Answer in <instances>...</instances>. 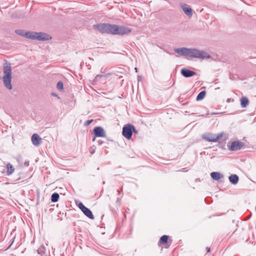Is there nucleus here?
Instances as JSON below:
<instances>
[{"label": "nucleus", "mask_w": 256, "mask_h": 256, "mask_svg": "<svg viewBox=\"0 0 256 256\" xmlns=\"http://www.w3.org/2000/svg\"><path fill=\"white\" fill-rule=\"evenodd\" d=\"M222 136V134H219L216 136L211 133L204 134L202 135V138L203 139L210 142H216Z\"/></svg>", "instance_id": "423d86ee"}, {"label": "nucleus", "mask_w": 256, "mask_h": 256, "mask_svg": "<svg viewBox=\"0 0 256 256\" xmlns=\"http://www.w3.org/2000/svg\"><path fill=\"white\" fill-rule=\"evenodd\" d=\"M240 101L241 106L243 108H246L248 106L249 102L248 98L244 96L240 98Z\"/></svg>", "instance_id": "4468645a"}, {"label": "nucleus", "mask_w": 256, "mask_h": 256, "mask_svg": "<svg viewBox=\"0 0 256 256\" xmlns=\"http://www.w3.org/2000/svg\"><path fill=\"white\" fill-rule=\"evenodd\" d=\"M206 250L208 252H210V248L209 247H206Z\"/></svg>", "instance_id": "393cba45"}, {"label": "nucleus", "mask_w": 256, "mask_h": 256, "mask_svg": "<svg viewBox=\"0 0 256 256\" xmlns=\"http://www.w3.org/2000/svg\"><path fill=\"white\" fill-rule=\"evenodd\" d=\"M59 197V194L58 193L54 192L52 194L51 196L52 202H57L58 200Z\"/></svg>", "instance_id": "dca6fc26"}, {"label": "nucleus", "mask_w": 256, "mask_h": 256, "mask_svg": "<svg viewBox=\"0 0 256 256\" xmlns=\"http://www.w3.org/2000/svg\"><path fill=\"white\" fill-rule=\"evenodd\" d=\"M182 10L186 15L188 16H192V10L190 8L187 6L186 5L182 6Z\"/></svg>", "instance_id": "ddd939ff"}, {"label": "nucleus", "mask_w": 256, "mask_h": 256, "mask_svg": "<svg viewBox=\"0 0 256 256\" xmlns=\"http://www.w3.org/2000/svg\"><path fill=\"white\" fill-rule=\"evenodd\" d=\"M32 142L34 146H38L42 142V140L38 134H34L32 136Z\"/></svg>", "instance_id": "9d476101"}, {"label": "nucleus", "mask_w": 256, "mask_h": 256, "mask_svg": "<svg viewBox=\"0 0 256 256\" xmlns=\"http://www.w3.org/2000/svg\"><path fill=\"white\" fill-rule=\"evenodd\" d=\"M21 179H22V178H21L20 177V178H18V179H16V180H15L14 182H18V181H19V180H20ZM16 183H19V182H17Z\"/></svg>", "instance_id": "a878e982"}, {"label": "nucleus", "mask_w": 256, "mask_h": 256, "mask_svg": "<svg viewBox=\"0 0 256 256\" xmlns=\"http://www.w3.org/2000/svg\"><path fill=\"white\" fill-rule=\"evenodd\" d=\"M223 177H212V180H211L213 182H216V183H218L220 180H221V179Z\"/></svg>", "instance_id": "aec40b11"}, {"label": "nucleus", "mask_w": 256, "mask_h": 256, "mask_svg": "<svg viewBox=\"0 0 256 256\" xmlns=\"http://www.w3.org/2000/svg\"><path fill=\"white\" fill-rule=\"evenodd\" d=\"M92 122H93V120H88L86 122L85 124L86 126H88V125L90 124Z\"/></svg>", "instance_id": "5701e85b"}, {"label": "nucleus", "mask_w": 256, "mask_h": 256, "mask_svg": "<svg viewBox=\"0 0 256 256\" xmlns=\"http://www.w3.org/2000/svg\"><path fill=\"white\" fill-rule=\"evenodd\" d=\"M29 36L30 39L38 40H47L52 38V37L49 34L41 32H32L31 35L30 34Z\"/></svg>", "instance_id": "20e7f679"}, {"label": "nucleus", "mask_w": 256, "mask_h": 256, "mask_svg": "<svg viewBox=\"0 0 256 256\" xmlns=\"http://www.w3.org/2000/svg\"><path fill=\"white\" fill-rule=\"evenodd\" d=\"M244 146L242 142L240 141H234L231 143L230 145H228L229 150L232 151H237L240 150Z\"/></svg>", "instance_id": "0eeeda50"}, {"label": "nucleus", "mask_w": 256, "mask_h": 256, "mask_svg": "<svg viewBox=\"0 0 256 256\" xmlns=\"http://www.w3.org/2000/svg\"><path fill=\"white\" fill-rule=\"evenodd\" d=\"M230 176H237V175L236 174H231Z\"/></svg>", "instance_id": "bb28decb"}, {"label": "nucleus", "mask_w": 256, "mask_h": 256, "mask_svg": "<svg viewBox=\"0 0 256 256\" xmlns=\"http://www.w3.org/2000/svg\"><path fill=\"white\" fill-rule=\"evenodd\" d=\"M117 192H118V194H120V190H118V191H117Z\"/></svg>", "instance_id": "cd10ccee"}, {"label": "nucleus", "mask_w": 256, "mask_h": 256, "mask_svg": "<svg viewBox=\"0 0 256 256\" xmlns=\"http://www.w3.org/2000/svg\"><path fill=\"white\" fill-rule=\"evenodd\" d=\"M7 168V174L8 175L12 174L14 171V168L12 165L10 163H8L6 164Z\"/></svg>", "instance_id": "2eb2a0df"}, {"label": "nucleus", "mask_w": 256, "mask_h": 256, "mask_svg": "<svg viewBox=\"0 0 256 256\" xmlns=\"http://www.w3.org/2000/svg\"><path fill=\"white\" fill-rule=\"evenodd\" d=\"M210 176H222V174L218 172H212L210 173Z\"/></svg>", "instance_id": "4be33fe9"}, {"label": "nucleus", "mask_w": 256, "mask_h": 256, "mask_svg": "<svg viewBox=\"0 0 256 256\" xmlns=\"http://www.w3.org/2000/svg\"><path fill=\"white\" fill-rule=\"evenodd\" d=\"M229 180L232 184H236L238 182V177H228Z\"/></svg>", "instance_id": "6ab92c4d"}, {"label": "nucleus", "mask_w": 256, "mask_h": 256, "mask_svg": "<svg viewBox=\"0 0 256 256\" xmlns=\"http://www.w3.org/2000/svg\"><path fill=\"white\" fill-rule=\"evenodd\" d=\"M132 132H134V134H138V131L136 130L134 128V127L133 126V128H132Z\"/></svg>", "instance_id": "b1692460"}, {"label": "nucleus", "mask_w": 256, "mask_h": 256, "mask_svg": "<svg viewBox=\"0 0 256 256\" xmlns=\"http://www.w3.org/2000/svg\"><path fill=\"white\" fill-rule=\"evenodd\" d=\"M56 88L59 90H62L63 88V83L62 82H58L56 84Z\"/></svg>", "instance_id": "412c9836"}, {"label": "nucleus", "mask_w": 256, "mask_h": 256, "mask_svg": "<svg viewBox=\"0 0 256 256\" xmlns=\"http://www.w3.org/2000/svg\"><path fill=\"white\" fill-rule=\"evenodd\" d=\"M133 126L130 124H126L122 128V135L128 140L132 138Z\"/></svg>", "instance_id": "39448f33"}, {"label": "nucleus", "mask_w": 256, "mask_h": 256, "mask_svg": "<svg viewBox=\"0 0 256 256\" xmlns=\"http://www.w3.org/2000/svg\"><path fill=\"white\" fill-rule=\"evenodd\" d=\"M94 26L101 33H106L113 35H124L130 33V30L123 26L100 24Z\"/></svg>", "instance_id": "f257e3e1"}, {"label": "nucleus", "mask_w": 256, "mask_h": 256, "mask_svg": "<svg viewBox=\"0 0 256 256\" xmlns=\"http://www.w3.org/2000/svg\"><path fill=\"white\" fill-rule=\"evenodd\" d=\"M94 140H95V138H94L92 139V141H94Z\"/></svg>", "instance_id": "c756f323"}, {"label": "nucleus", "mask_w": 256, "mask_h": 256, "mask_svg": "<svg viewBox=\"0 0 256 256\" xmlns=\"http://www.w3.org/2000/svg\"><path fill=\"white\" fill-rule=\"evenodd\" d=\"M79 208L83 212V213L88 218L94 219V216L90 209L85 206L82 202H80L78 204Z\"/></svg>", "instance_id": "6e6552de"}, {"label": "nucleus", "mask_w": 256, "mask_h": 256, "mask_svg": "<svg viewBox=\"0 0 256 256\" xmlns=\"http://www.w3.org/2000/svg\"><path fill=\"white\" fill-rule=\"evenodd\" d=\"M119 200H120V199L118 198L117 199V202H118Z\"/></svg>", "instance_id": "c85d7f7f"}, {"label": "nucleus", "mask_w": 256, "mask_h": 256, "mask_svg": "<svg viewBox=\"0 0 256 256\" xmlns=\"http://www.w3.org/2000/svg\"><path fill=\"white\" fill-rule=\"evenodd\" d=\"M94 134L97 137L106 136V132L100 126H97L94 130Z\"/></svg>", "instance_id": "9b49d317"}, {"label": "nucleus", "mask_w": 256, "mask_h": 256, "mask_svg": "<svg viewBox=\"0 0 256 256\" xmlns=\"http://www.w3.org/2000/svg\"><path fill=\"white\" fill-rule=\"evenodd\" d=\"M174 51L178 55L186 57L189 56L191 58H197L200 59L209 58L210 55L206 52L199 50L197 48H175Z\"/></svg>", "instance_id": "f03ea898"}, {"label": "nucleus", "mask_w": 256, "mask_h": 256, "mask_svg": "<svg viewBox=\"0 0 256 256\" xmlns=\"http://www.w3.org/2000/svg\"><path fill=\"white\" fill-rule=\"evenodd\" d=\"M180 73L185 78H190L196 74L195 72L187 68H182L180 70Z\"/></svg>", "instance_id": "1a4fd4ad"}, {"label": "nucleus", "mask_w": 256, "mask_h": 256, "mask_svg": "<svg viewBox=\"0 0 256 256\" xmlns=\"http://www.w3.org/2000/svg\"><path fill=\"white\" fill-rule=\"evenodd\" d=\"M168 239V236L166 235H164L160 238L159 242L162 244H164L167 242Z\"/></svg>", "instance_id": "a211bd4d"}, {"label": "nucleus", "mask_w": 256, "mask_h": 256, "mask_svg": "<svg viewBox=\"0 0 256 256\" xmlns=\"http://www.w3.org/2000/svg\"><path fill=\"white\" fill-rule=\"evenodd\" d=\"M4 76L2 78L4 86L8 90L12 89L11 84L12 80V69L10 64L5 62L4 64Z\"/></svg>", "instance_id": "7ed1b4c3"}, {"label": "nucleus", "mask_w": 256, "mask_h": 256, "mask_svg": "<svg viewBox=\"0 0 256 256\" xmlns=\"http://www.w3.org/2000/svg\"><path fill=\"white\" fill-rule=\"evenodd\" d=\"M16 33L18 35L22 36L26 38H30V34L31 35L32 32H25L24 30H16Z\"/></svg>", "instance_id": "f8f14e48"}, {"label": "nucleus", "mask_w": 256, "mask_h": 256, "mask_svg": "<svg viewBox=\"0 0 256 256\" xmlns=\"http://www.w3.org/2000/svg\"><path fill=\"white\" fill-rule=\"evenodd\" d=\"M206 92L204 90L200 92L196 97L197 100H202L206 96Z\"/></svg>", "instance_id": "f3484780"}]
</instances>
